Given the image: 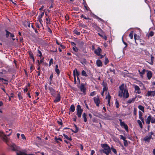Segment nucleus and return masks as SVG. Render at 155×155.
Listing matches in <instances>:
<instances>
[{
  "instance_id": "864d4df0",
  "label": "nucleus",
  "mask_w": 155,
  "mask_h": 155,
  "mask_svg": "<svg viewBox=\"0 0 155 155\" xmlns=\"http://www.w3.org/2000/svg\"><path fill=\"white\" fill-rule=\"evenodd\" d=\"M74 33L75 34L77 35H79L80 34V32L78 31H74Z\"/></svg>"
},
{
  "instance_id": "5701e85b",
  "label": "nucleus",
  "mask_w": 155,
  "mask_h": 155,
  "mask_svg": "<svg viewBox=\"0 0 155 155\" xmlns=\"http://www.w3.org/2000/svg\"><path fill=\"white\" fill-rule=\"evenodd\" d=\"M98 34L99 36H100L102 38H104V39H105V40H107V37L105 35H102L100 33H98Z\"/></svg>"
},
{
  "instance_id": "f8f14e48",
  "label": "nucleus",
  "mask_w": 155,
  "mask_h": 155,
  "mask_svg": "<svg viewBox=\"0 0 155 155\" xmlns=\"http://www.w3.org/2000/svg\"><path fill=\"white\" fill-rule=\"evenodd\" d=\"M80 89L81 91L84 94H85V87L84 85L83 84H82L81 85Z\"/></svg>"
},
{
  "instance_id": "6e6552de",
  "label": "nucleus",
  "mask_w": 155,
  "mask_h": 155,
  "mask_svg": "<svg viewBox=\"0 0 155 155\" xmlns=\"http://www.w3.org/2000/svg\"><path fill=\"white\" fill-rule=\"evenodd\" d=\"M94 100L97 106H99V104L100 103V101L98 97H94Z\"/></svg>"
},
{
  "instance_id": "ea45409f",
  "label": "nucleus",
  "mask_w": 155,
  "mask_h": 155,
  "mask_svg": "<svg viewBox=\"0 0 155 155\" xmlns=\"http://www.w3.org/2000/svg\"><path fill=\"white\" fill-rule=\"evenodd\" d=\"M120 139H122L124 141L126 142L127 143V141L126 140V138L124 137L122 135H120Z\"/></svg>"
},
{
  "instance_id": "e2e57ef3",
  "label": "nucleus",
  "mask_w": 155,
  "mask_h": 155,
  "mask_svg": "<svg viewBox=\"0 0 155 155\" xmlns=\"http://www.w3.org/2000/svg\"><path fill=\"white\" fill-rule=\"evenodd\" d=\"M21 137L23 139H25V137L24 134H21Z\"/></svg>"
},
{
  "instance_id": "a19ab883",
  "label": "nucleus",
  "mask_w": 155,
  "mask_h": 155,
  "mask_svg": "<svg viewBox=\"0 0 155 155\" xmlns=\"http://www.w3.org/2000/svg\"><path fill=\"white\" fill-rule=\"evenodd\" d=\"M72 49L75 52H78V49L76 47V46L73 47Z\"/></svg>"
},
{
  "instance_id": "e433bc0d",
  "label": "nucleus",
  "mask_w": 155,
  "mask_h": 155,
  "mask_svg": "<svg viewBox=\"0 0 155 155\" xmlns=\"http://www.w3.org/2000/svg\"><path fill=\"white\" fill-rule=\"evenodd\" d=\"M5 31L6 32V37L7 38H8V36H9V35H10L11 34V33L10 32H9L8 30H5Z\"/></svg>"
},
{
  "instance_id": "4468645a",
  "label": "nucleus",
  "mask_w": 155,
  "mask_h": 155,
  "mask_svg": "<svg viewBox=\"0 0 155 155\" xmlns=\"http://www.w3.org/2000/svg\"><path fill=\"white\" fill-rule=\"evenodd\" d=\"M134 86L135 91H137L136 93L138 94L140 93L141 91L140 90V88L138 86L135 85H134Z\"/></svg>"
},
{
  "instance_id": "cd10ccee",
  "label": "nucleus",
  "mask_w": 155,
  "mask_h": 155,
  "mask_svg": "<svg viewBox=\"0 0 155 155\" xmlns=\"http://www.w3.org/2000/svg\"><path fill=\"white\" fill-rule=\"evenodd\" d=\"M138 108L140 110L142 111L143 112H144V107H143V106H142L141 105H140L138 106Z\"/></svg>"
},
{
  "instance_id": "4c0bfd02",
  "label": "nucleus",
  "mask_w": 155,
  "mask_h": 155,
  "mask_svg": "<svg viewBox=\"0 0 155 155\" xmlns=\"http://www.w3.org/2000/svg\"><path fill=\"white\" fill-rule=\"evenodd\" d=\"M143 115L142 113L140 111H139V119L143 118L142 117Z\"/></svg>"
},
{
  "instance_id": "4be33fe9",
  "label": "nucleus",
  "mask_w": 155,
  "mask_h": 155,
  "mask_svg": "<svg viewBox=\"0 0 155 155\" xmlns=\"http://www.w3.org/2000/svg\"><path fill=\"white\" fill-rule=\"evenodd\" d=\"M153 59H146V61L151 64H153Z\"/></svg>"
},
{
  "instance_id": "5fc2aeb1",
  "label": "nucleus",
  "mask_w": 155,
  "mask_h": 155,
  "mask_svg": "<svg viewBox=\"0 0 155 155\" xmlns=\"http://www.w3.org/2000/svg\"><path fill=\"white\" fill-rule=\"evenodd\" d=\"M65 20L66 21L68 20L69 18V16L67 15H65Z\"/></svg>"
},
{
  "instance_id": "aec40b11",
  "label": "nucleus",
  "mask_w": 155,
  "mask_h": 155,
  "mask_svg": "<svg viewBox=\"0 0 155 155\" xmlns=\"http://www.w3.org/2000/svg\"><path fill=\"white\" fill-rule=\"evenodd\" d=\"M0 137L2 138L5 139L6 138V135L2 131H0Z\"/></svg>"
},
{
  "instance_id": "79ce46f5",
  "label": "nucleus",
  "mask_w": 155,
  "mask_h": 155,
  "mask_svg": "<svg viewBox=\"0 0 155 155\" xmlns=\"http://www.w3.org/2000/svg\"><path fill=\"white\" fill-rule=\"evenodd\" d=\"M44 61V59H41V60H40V61L39 60H38V64L39 65H40L41 64L43 61Z\"/></svg>"
},
{
  "instance_id": "680f3d73",
  "label": "nucleus",
  "mask_w": 155,
  "mask_h": 155,
  "mask_svg": "<svg viewBox=\"0 0 155 155\" xmlns=\"http://www.w3.org/2000/svg\"><path fill=\"white\" fill-rule=\"evenodd\" d=\"M48 18H49V17H48V18H46L45 19L47 21L46 22V24H47L50 23V20H49V21H48Z\"/></svg>"
},
{
  "instance_id": "f704fd0d",
  "label": "nucleus",
  "mask_w": 155,
  "mask_h": 155,
  "mask_svg": "<svg viewBox=\"0 0 155 155\" xmlns=\"http://www.w3.org/2000/svg\"><path fill=\"white\" fill-rule=\"evenodd\" d=\"M17 95L19 100H21L23 99V97L21 95V93L20 92L18 93L17 94Z\"/></svg>"
},
{
  "instance_id": "603ef678",
  "label": "nucleus",
  "mask_w": 155,
  "mask_h": 155,
  "mask_svg": "<svg viewBox=\"0 0 155 155\" xmlns=\"http://www.w3.org/2000/svg\"><path fill=\"white\" fill-rule=\"evenodd\" d=\"M145 69H143L141 72H140L139 70V71L140 72V74H141V75L142 76V75L144 74L145 72Z\"/></svg>"
},
{
  "instance_id": "39448f33",
  "label": "nucleus",
  "mask_w": 155,
  "mask_h": 155,
  "mask_svg": "<svg viewBox=\"0 0 155 155\" xmlns=\"http://www.w3.org/2000/svg\"><path fill=\"white\" fill-rule=\"evenodd\" d=\"M76 110H77V114L79 117H81L82 112L83 111L82 109H81V106L80 105H78L77 106Z\"/></svg>"
},
{
  "instance_id": "c756f323",
  "label": "nucleus",
  "mask_w": 155,
  "mask_h": 155,
  "mask_svg": "<svg viewBox=\"0 0 155 155\" xmlns=\"http://www.w3.org/2000/svg\"><path fill=\"white\" fill-rule=\"evenodd\" d=\"M63 135L64 137L66 139L70 141L72 140V139L71 137H69L67 135H65V134H63Z\"/></svg>"
},
{
  "instance_id": "69168bd1",
  "label": "nucleus",
  "mask_w": 155,
  "mask_h": 155,
  "mask_svg": "<svg viewBox=\"0 0 155 155\" xmlns=\"http://www.w3.org/2000/svg\"><path fill=\"white\" fill-rule=\"evenodd\" d=\"M53 63V59H51L49 61V66H50L51 64Z\"/></svg>"
},
{
  "instance_id": "72a5a7b5",
  "label": "nucleus",
  "mask_w": 155,
  "mask_h": 155,
  "mask_svg": "<svg viewBox=\"0 0 155 155\" xmlns=\"http://www.w3.org/2000/svg\"><path fill=\"white\" fill-rule=\"evenodd\" d=\"M74 126L75 128V130H73L72 131L74 133H76L78 131V127L76 125L74 124Z\"/></svg>"
},
{
  "instance_id": "8fccbe9b",
  "label": "nucleus",
  "mask_w": 155,
  "mask_h": 155,
  "mask_svg": "<svg viewBox=\"0 0 155 155\" xmlns=\"http://www.w3.org/2000/svg\"><path fill=\"white\" fill-rule=\"evenodd\" d=\"M151 123L152 124H155V118L152 117V120Z\"/></svg>"
},
{
  "instance_id": "2eb2a0df",
  "label": "nucleus",
  "mask_w": 155,
  "mask_h": 155,
  "mask_svg": "<svg viewBox=\"0 0 155 155\" xmlns=\"http://www.w3.org/2000/svg\"><path fill=\"white\" fill-rule=\"evenodd\" d=\"M96 64L98 67H101L102 66V62L100 60L97 59L96 61Z\"/></svg>"
},
{
  "instance_id": "0eeeda50",
  "label": "nucleus",
  "mask_w": 155,
  "mask_h": 155,
  "mask_svg": "<svg viewBox=\"0 0 155 155\" xmlns=\"http://www.w3.org/2000/svg\"><path fill=\"white\" fill-rule=\"evenodd\" d=\"M152 120V117L150 115H149V116H148L147 118L145 119V121L146 122V124H149L150 122H151Z\"/></svg>"
},
{
  "instance_id": "423d86ee",
  "label": "nucleus",
  "mask_w": 155,
  "mask_h": 155,
  "mask_svg": "<svg viewBox=\"0 0 155 155\" xmlns=\"http://www.w3.org/2000/svg\"><path fill=\"white\" fill-rule=\"evenodd\" d=\"M94 28L98 32L101 34L103 33L104 32L103 30L100 28V27L98 26L97 24H94Z\"/></svg>"
},
{
  "instance_id": "7c9ffc66",
  "label": "nucleus",
  "mask_w": 155,
  "mask_h": 155,
  "mask_svg": "<svg viewBox=\"0 0 155 155\" xmlns=\"http://www.w3.org/2000/svg\"><path fill=\"white\" fill-rule=\"evenodd\" d=\"M134 39H135V42L136 43V40L137 39H139V36H138L137 34H135L134 35Z\"/></svg>"
},
{
  "instance_id": "b1692460",
  "label": "nucleus",
  "mask_w": 155,
  "mask_h": 155,
  "mask_svg": "<svg viewBox=\"0 0 155 155\" xmlns=\"http://www.w3.org/2000/svg\"><path fill=\"white\" fill-rule=\"evenodd\" d=\"M81 60H80L81 62L83 65H85L86 63V61L85 59H81Z\"/></svg>"
},
{
  "instance_id": "6ab92c4d",
  "label": "nucleus",
  "mask_w": 155,
  "mask_h": 155,
  "mask_svg": "<svg viewBox=\"0 0 155 155\" xmlns=\"http://www.w3.org/2000/svg\"><path fill=\"white\" fill-rule=\"evenodd\" d=\"M147 76L149 79H150L152 77V73L151 71H148L147 74Z\"/></svg>"
},
{
  "instance_id": "6e6d98bb",
  "label": "nucleus",
  "mask_w": 155,
  "mask_h": 155,
  "mask_svg": "<svg viewBox=\"0 0 155 155\" xmlns=\"http://www.w3.org/2000/svg\"><path fill=\"white\" fill-rule=\"evenodd\" d=\"M48 31L51 33V34H52V31L51 29L49 27H48Z\"/></svg>"
},
{
  "instance_id": "c9c22d12",
  "label": "nucleus",
  "mask_w": 155,
  "mask_h": 155,
  "mask_svg": "<svg viewBox=\"0 0 155 155\" xmlns=\"http://www.w3.org/2000/svg\"><path fill=\"white\" fill-rule=\"evenodd\" d=\"M133 31H131L129 35V37L130 38V39H132L133 38Z\"/></svg>"
},
{
  "instance_id": "9d476101",
  "label": "nucleus",
  "mask_w": 155,
  "mask_h": 155,
  "mask_svg": "<svg viewBox=\"0 0 155 155\" xmlns=\"http://www.w3.org/2000/svg\"><path fill=\"white\" fill-rule=\"evenodd\" d=\"M102 85L103 87V92H104L105 91H106L107 89V85L106 83H105L104 82H103L102 83Z\"/></svg>"
},
{
  "instance_id": "3c124183",
  "label": "nucleus",
  "mask_w": 155,
  "mask_h": 155,
  "mask_svg": "<svg viewBox=\"0 0 155 155\" xmlns=\"http://www.w3.org/2000/svg\"><path fill=\"white\" fill-rule=\"evenodd\" d=\"M29 54L31 58H34L33 55V54L31 52H29Z\"/></svg>"
},
{
  "instance_id": "f3484780",
  "label": "nucleus",
  "mask_w": 155,
  "mask_h": 155,
  "mask_svg": "<svg viewBox=\"0 0 155 155\" xmlns=\"http://www.w3.org/2000/svg\"><path fill=\"white\" fill-rule=\"evenodd\" d=\"M60 96L59 94H58L54 100V102L55 103L58 102L60 101Z\"/></svg>"
},
{
  "instance_id": "13d9d810",
  "label": "nucleus",
  "mask_w": 155,
  "mask_h": 155,
  "mask_svg": "<svg viewBox=\"0 0 155 155\" xmlns=\"http://www.w3.org/2000/svg\"><path fill=\"white\" fill-rule=\"evenodd\" d=\"M109 61L108 60V59H105V60L104 61V64L105 65L107 64L109 62Z\"/></svg>"
},
{
  "instance_id": "58836bf2",
  "label": "nucleus",
  "mask_w": 155,
  "mask_h": 155,
  "mask_svg": "<svg viewBox=\"0 0 155 155\" xmlns=\"http://www.w3.org/2000/svg\"><path fill=\"white\" fill-rule=\"evenodd\" d=\"M44 14V12H42L40 15H39L38 18V19H40L43 16Z\"/></svg>"
},
{
  "instance_id": "052dcab7",
  "label": "nucleus",
  "mask_w": 155,
  "mask_h": 155,
  "mask_svg": "<svg viewBox=\"0 0 155 155\" xmlns=\"http://www.w3.org/2000/svg\"><path fill=\"white\" fill-rule=\"evenodd\" d=\"M38 19V20L40 23V24L42 26H43L42 24V22H43V21H42V20L41 19V18Z\"/></svg>"
},
{
  "instance_id": "4d7b16f0",
  "label": "nucleus",
  "mask_w": 155,
  "mask_h": 155,
  "mask_svg": "<svg viewBox=\"0 0 155 155\" xmlns=\"http://www.w3.org/2000/svg\"><path fill=\"white\" fill-rule=\"evenodd\" d=\"M95 94V91H93L90 93V95L91 96H94Z\"/></svg>"
},
{
  "instance_id": "9b49d317",
  "label": "nucleus",
  "mask_w": 155,
  "mask_h": 155,
  "mask_svg": "<svg viewBox=\"0 0 155 155\" xmlns=\"http://www.w3.org/2000/svg\"><path fill=\"white\" fill-rule=\"evenodd\" d=\"M120 125L121 127H124L125 130L127 131H128V127L127 125L124 122H122L121 124H120Z\"/></svg>"
},
{
  "instance_id": "a211bd4d",
  "label": "nucleus",
  "mask_w": 155,
  "mask_h": 155,
  "mask_svg": "<svg viewBox=\"0 0 155 155\" xmlns=\"http://www.w3.org/2000/svg\"><path fill=\"white\" fill-rule=\"evenodd\" d=\"M106 98L107 99L108 104L109 106H110L111 97L109 93L107 95L106 97Z\"/></svg>"
},
{
  "instance_id": "c85d7f7f",
  "label": "nucleus",
  "mask_w": 155,
  "mask_h": 155,
  "mask_svg": "<svg viewBox=\"0 0 155 155\" xmlns=\"http://www.w3.org/2000/svg\"><path fill=\"white\" fill-rule=\"evenodd\" d=\"M86 116L87 115L85 113H84L82 115V117L84 118V121L85 122H86L87 121Z\"/></svg>"
},
{
  "instance_id": "2f4dec72",
  "label": "nucleus",
  "mask_w": 155,
  "mask_h": 155,
  "mask_svg": "<svg viewBox=\"0 0 155 155\" xmlns=\"http://www.w3.org/2000/svg\"><path fill=\"white\" fill-rule=\"evenodd\" d=\"M81 74L82 76L85 77H87L88 76L86 72L84 70H83L82 71Z\"/></svg>"
},
{
  "instance_id": "774afa93",
  "label": "nucleus",
  "mask_w": 155,
  "mask_h": 155,
  "mask_svg": "<svg viewBox=\"0 0 155 155\" xmlns=\"http://www.w3.org/2000/svg\"><path fill=\"white\" fill-rule=\"evenodd\" d=\"M95 153V151L94 150H91V155H93V154Z\"/></svg>"
},
{
  "instance_id": "bf43d9fd",
  "label": "nucleus",
  "mask_w": 155,
  "mask_h": 155,
  "mask_svg": "<svg viewBox=\"0 0 155 155\" xmlns=\"http://www.w3.org/2000/svg\"><path fill=\"white\" fill-rule=\"evenodd\" d=\"M26 24L28 26V27L30 28V22L28 21V22H26Z\"/></svg>"
},
{
  "instance_id": "bb28decb",
  "label": "nucleus",
  "mask_w": 155,
  "mask_h": 155,
  "mask_svg": "<svg viewBox=\"0 0 155 155\" xmlns=\"http://www.w3.org/2000/svg\"><path fill=\"white\" fill-rule=\"evenodd\" d=\"M75 71V75H76L77 77V79L79 80V78H78V76L80 74V73L79 72H78L77 71V70L76 69H75V70H74V71Z\"/></svg>"
},
{
  "instance_id": "de8ad7c7",
  "label": "nucleus",
  "mask_w": 155,
  "mask_h": 155,
  "mask_svg": "<svg viewBox=\"0 0 155 155\" xmlns=\"http://www.w3.org/2000/svg\"><path fill=\"white\" fill-rule=\"evenodd\" d=\"M104 117H105V118L106 119H107V120L110 119V116L109 115H108L106 114H105Z\"/></svg>"
},
{
  "instance_id": "a18cd8bd",
  "label": "nucleus",
  "mask_w": 155,
  "mask_h": 155,
  "mask_svg": "<svg viewBox=\"0 0 155 155\" xmlns=\"http://www.w3.org/2000/svg\"><path fill=\"white\" fill-rule=\"evenodd\" d=\"M111 149L114 153H117V151L115 149H114V147H111Z\"/></svg>"
},
{
  "instance_id": "0e129e2a",
  "label": "nucleus",
  "mask_w": 155,
  "mask_h": 155,
  "mask_svg": "<svg viewBox=\"0 0 155 155\" xmlns=\"http://www.w3.org/2000/svg\"><path fill=\"white\" fill-rule=\"evenodd\" d=\"M71 45L72 46H73V47L75 46V45H76V44L74 42H71Z\"/></svg>"
},
{
  "instance_id": "20e7f679",
  "label": "nucleus",
  "mask_w": 155,
  "mask_h": 155,
  "mask_svg": "<svg viewBox=\"0 0 155 155\" xmlns=\"http://www.w3.org/2000/svg\"><path fill=\"white\" fill-rule=\"evenodd\" d=\"M153 132H150L149 133L148 136H146L144 138L143 140L145 141V143H149L150 140L152 138V135H153Z\"/></svg>"
},
{
  "instance_id": "393cba45",
  "label": "nucleus",
  "mask_w": 155,
  "mask_h": 155,
  "mask_svg": "<svg viewBox=\"0 0 155 155\" xmlns=\"http://www.w3.org/2000/svg\"><path fill=\"white\" fill-rule=\"evenodd\" d=\"M37 55L38 57L41 58L42 56V53L39 50H38Z\"/></svg>"
},
{
  "instance_id": "f03ea898",
  "label": "nucleus",
  "mask_w": 155,
  "mask_h": 155,
  "mask_svg": "<svg viewBox=\"0 0 155 155\" xmlns=\"http://www.w3.org/2000/svg\"><path fill=\"white\" fill-rule=\"evenodd\" d=\"M101 147L103 149L100 150L101 153H103L107 155H108L110 152V149L108 145L106 144H101Z\"/></svg>"
},
{
  "instance_id": "09e8293b",
  "label": "nucleus",
  "mask_w": 155,
  "mask_h": 155,
  "mask_svg": "<svg viewBox=\"0 0 155 155\" xmlns=\"http://www.w3.org/2000/svg\"><path fill=\"white\" fill-rule=\"evenodd\" d=\"M55 71L58 74V75L60 73V71L59 69H58L55 68Z\"/></svg>"
},
{
  "instance_id": "a878e982",
  "label": "nucleus",
  "mask_w": 155,
  "mask_h": 155,
  "mask_svg": "<svg viewBox=\"0 0 155 155\" xmlns=\"http://www.w3.org/2000/svg\"><path fill=\"white\" fill-rule=\"evenodd\" d=\"M75 108L74 106L73 105H71L70 108V111L73 112L75 110Z\"/></svg>"
},
{
  "instance_id": "ddd939ff",
  "label": "nucleus",
  "mask_w": 155,
  "mask_h": 155,
  "mask_svg": "<svg viewBox=\"0 0 155 155\" xmlns=\"http://www.w3.org/2000/svg\"><path fill=\"white\" fill-rule=\"evenodd\" d=\"M155 95V90L153 91H148L147 92V96H154Z\"/></svg>"
},
{
  "instance_id": "473e14b6",
  "label": "nucleus",
  "mask_w": 155,
  "mask_h": 155,
  "mask_svg": "<svg viewBox=\"0 0 155 155\" xmlns=\"http://www.w3.org/2000/svg\"><path fill=\"white\" fill-rule=\"evenodd\" d=\"M137 122L139 125L140 128H142L143 127V126L140 120H137Z\"/></svg>"
},
{
  "instance_id": "412c9836",
  "label": "nucleus",
  "mask_w": 155,
  "mask_h": 155,
  "mask_svg": "<svg viewBox=\"0 0 155 155\" xmlns=\"http://www.w3.org/2000/svg\"><path fill=\"white\" fill-rule=\"evenodd\" d=\"M17 155H32L31 154L28 155L26 154L24 152H22L21 151H18L16 153Z\"/></svg>"
},
{
  "instance_id": "49530a36",
  "label": "nucleus",
  "mask_w": 155,
  "mask_h": 155,
  "mask_svg": "<svg viewBox=\"0 0 155 155\" xmlns=\"http://www.w3.org/2000/svg\"><path fill=\"white\" fill-rule=\"evenodd\" d=\"M115 105L117 108H118L119 107V103L117 102V101H116L115 103Z\"/></svg>"
},
{
  "instance_id": "338daca9",
  "label": "nucleus",
  "mask_w": 155,
  "mask_h": 155,
  "mask_svg": "<svg viewBox=\"0 0 155 155\" xmlns=\"http://www.w3.org/2000/svg\"><path fill=\"white\" fill-rule=\"evenodd\" d=\"M53 75L52 74H51L50 76V77L49 78V79L51 81L52 80V78H53Z\"/></svg>"
},
{
  "instance_id": "c03bdc74",
  "label": "nucleus",
  "mask_w": 155,
  "mask_h": 155,
  "mask_svg": "<svg viewBox=\"0 0 155 155\" xmlns=\"http://www.w3.org/2000/svg\"><path fill=\"white\" fill-rule=\"evenodd\" d=\"M154 34L153 31H150L148 35V36L152 37L154 35Z\"/></svg>"
},
{
  "instance_id": "f257e3e1",
  "label": "nucleus",
  "mask_w": 155,
  "mask_h": 155,
  "mask_svg": "<svg viewBox=\"0 0 155 155\" xmlns=\"http://www.w3.org/2000/svg\"><path fill=\"white\" fill-rule=\"evenodd\" d=\"M120 91H119L118 96L120 97H123L127 98L129 97V93L127 90L124 88V84H122L119 87Z\"/></svg>"
},
{
  "instance_id": "7ed1b4c3",
  "label": "nucleus",
  "mask_w": 155,
  "mask_h": 155,
  "mask_svg": "<svg viewBox=\"0 0 155 155\" xmlns=\"http://www.w3.org/2000/svg\"><path fill=\"white\" fill-rule=\"evenodd\" d=\"M101 51L102 50L99 47H98L97 49H96L94 50V53L98 56L101 57L100 58H102L104 57L105 54L104 55H101Z\"/></svg>"
},
{
  "instance_id": "37998d69",
  "label": "nucleus",
  "mask_w": 155,
  "mask_h": 155,
  "mask_svg": "<svg viewBox=\"0 0 155 155\" xmlns=\"http://www.w3.org/2000/svg\"><path fill=\"white\" fill-rule=\"evenodd\" d=\"M73 75H74V83H76L77 81H76V77H75V70L73 71Z\"/></svg>"
},
{
  "instance_id": "dca6fc26",
  "label": "nucleus",
  "mask_w": 155,
  "mask_h": 155,
  "mask_svg": "<svg viewBox=\"0 0 155 155\" xmlns=\"http://www.w3.org/2000/svg\"><path fill=\"white\" fill-rule=\"evenodd\" d=\"M10 148L13 151H15L17 149L16 145L14 144H12L11 145Z\"/></svg>"
},
{
  "instance_id": "1a4fd4ad",
  "label": "nucleus",
  "mask_w": 155,
  "mask_h": 155,
  "mask_svg": "<svg viewBox=\"0 0 155 155\" xmlns=\"http://www.w3.org/2000/svg\"><path fill=\"white\" fill-rule=\"evenodd\" d=\"M48 89L50 91V93L51 95L53 96L55 94V91L51 87H48Z\"/></svg>"
}]
</instances>
